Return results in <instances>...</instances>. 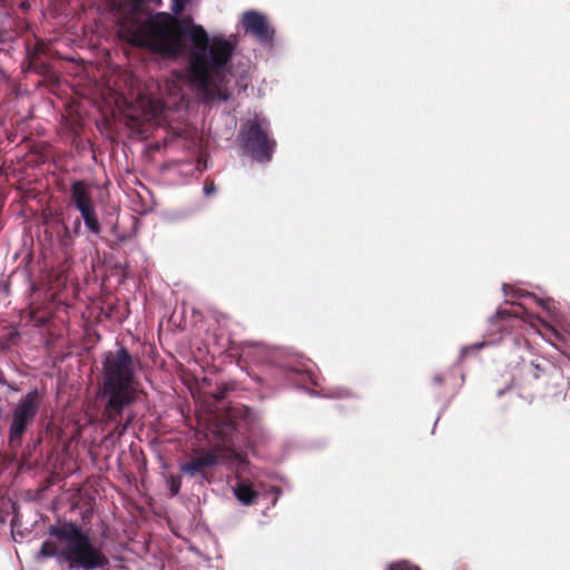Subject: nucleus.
<instances>
[{
    "label": "nucleus",
    "mask_w": 570,
    "mask_h": 570,
    "mask_svg": "<svg viewBox=\"0 0 570 570\" xmlns=\"http://www.w3.org/2000/svg\"><path fill=\"white\" fill-rule=\"evenodd\" d=\"M521 387H531L538 393L547 394L559 387L562 371L546 358H537L521 366Z\"/></svg>",
    "instance_id": "5"
},
{
    "label": "nucleus",
    "mask_w": 570,
    "mask_h": 570,
    "mask_svg": "<svg viewBox=\"0 0 570 570\" xmlns=\"http://www.w3.org/2000/svg\"><path fill=\"white\" fill-rule=\"evenodd\" d=\"M217 463L218 455L216 453L203 452L199 456L193 458L189 461L181 463L179 469L189 478H194L199 474L202 479L210 482L212 474L208 472V469L215 466Z\"/></svg>",
    "instance_id": "8"
},
{
    "label": "nucleus",
    "mask_w": 570,
    "mask_h": 570,
    "mask_svg": "<svg viewBox=\"0 0 570 570\" xmlns=\"http://www.w3.org/2000/svg\"><path fill=\"white\" fill-rule=\"evenodd\" d=\"M78 210L80 212L81 218L85 222L86 217L88 219L89 217H91L96 214L95 203H92L90 205H86L85 207L78 208Z\"/></svg>",
    "instance_id": "22"
},
{
    "label": "nucleus",
    "mask_w": 570,
    "mask_h": 570,
    "mask_svg": "<svg viewBox=\"0 0 570 570\" xmlns=\"http://www.w3.org/2000/svg\"><path fill=\"white\" fill-rule=\"evenodd\" d=\"M186 27V21H180L167 12H158L147 18L132 32L131 43L174 60L180 56L184 36L188 35L194 48L186 71H177V78L186 79L207 101H226L229 92L223 85V78L230 71L228 65L234 45L223 38L210 41L208 33L199 24H191L188 30Z\"/></svg>",
    "instance_id": "1"
},
{
    "label": "nucleus",
    "mask_w": 570,
    "mask_h": 570,
    "mask_svg": "<svg viewBox=\"0 0 570 570\" xmlns=\"http://www.w3.org/2000/svg\"><path fill=\"white\" fill-rule=\"evenodd\" d=\"M174 1H175V6L173 7V10H174V12L177 13L183 9L185 0H174Z\"/></svg>",
    "instance_id": "25"
},
{
    "label": "nucleus",
    "mask_w": 570,
    "mask_h": 570,
    "mask_svg": "<svg viewBox=\"0 0 570 570\" xmlns=\"http://www.w3.org/2000/svg\"><path fill=\"white\" fill-rule=\"evenodd\" d=\"M387 570H421L419 567L413 566L406 561L390 564Z\"/></svg>",
    "instance_id": "21"
},
{
    "label": "nucleus",
    "mask_w": 570,
    "mask_h": 570,
    "mask_svg": "<svg viewBox=\"0 0 570 570\" xmlns=\"http://www.w3.org/2000/svg\"><path fill=\"white\" fill-rule=\"evenodd\" d=\"M71 204L78 209L94 203L89 185L81 179L72 181L70 186Z\"/></svg>",
    "instance_id": "10"
},
{
    "label": "nucleus",
    "mask_w": 570,
    "mask_h": 570,
    "mask_svg": "<svg viewBox=\"0 0 570 570\" xmlns=\"http://www.w3.org/2000/svg\"><path fill=\"white\" fill-rule=\"evenodd\" d=\"M485 345H487V342H481V343H475V344L465 346L461 351V356L465 357L471 351H479L482 347H484Z\"/></svg>",
    "instance_id": "23"
},
{
    "label": "nucleus",
    "mask_w": 570,
    "mask_h": 570,
    "mask_svg": "<svg viewBox=\"0 0 570 570\" xmlns=\"http://www.w3.org/2000/svg\"><path fill=\"white\" fill-rule=\"evenodd\" d=\"M86 227L94 234L98 235L101 232V226L97 213L83 222Z\"/></svg>",
    "instance_id": "19"
},
{
    "label": "nucleus",
    "mask_w": 570,
    "mask_h": 570,
    "mask_svg": "<svg viewBox=\"0 0 570 570\" xmlns=\"http://www.w3.org/2000/svg\"><path fill=\"white\" fill-rule=\"evenodd\" d=\"M168 489L170 491L171 497H175L179 493L181 488V476L169 474L166 479Z\"/></svg>",
    "instance_id": "17"
},
{
    "label": "nucleus",
    "mask_w": 570,
    "mask_h": 570,
    "mask_svg": "<svg viewBox=\"0 0 570 570\" xmlns=\"http://www.w3.org/2000/svg\"><path fill=\"white\" fill-rule=\"evenodd\" d=\"M29 68L39 75H48L51 70V66L48 62H45L41 57L36 53H27Z\"/></svg>",
    "instance_id": "12"
},
{
    "label": "nucleus",
    "mask_w": 570,
    "mask_h": 570,
    "mask_svg": "<svg viewBox=\"0 0 570 570\" xmlns=\"http://www.w3.org/2000/svg\"><path fill=\"white\" fill-rule=\"evenodd\" d=\"M40 402L38 391H31L21 397L12 414L9 431V442L12 446L19 445L21 439L39 411Z\"/></svg>",
    "instance_id": "6"
},
{
    "label": "nucleus",
    "mask_w": 570,
    "mask_h": 570,
    "mask_svg": "<svg viewBox=\"0 0 570 570\" xmlns=\"http://www.w3.org/2000/svg\"><path fill=\"white\" fill-rule=\"evenodd\" d=\"M233 456H234L235 459H238V456H239V455H238V453L233 452Z\"/></svg>",
    "instance_id": "29"
},
{
    "label": "nucleus",
    "mask_w": 570,
    "mask_h": 570,
    "mask_svg": "<svg viewBox=\"0 0 570 570\" xmlns=\"http://www.w3.org/2000/svg\"><path fill=\"white\" fill-rule=\"evenodd\" d=\"M138 360L120 346L105 354L102 361L104 396L107 399L102 416L106 424H115L108 438H120L132 422L129 415L122 422L125 409L136 401V370Z\"/></svg>",
    "instance_id": "2"
},
{
    "label": "nucleus",
    "mask_w": 570,
    "mask_h": 570,
    "mask_svg": "<svg viewBox=\"0 0 570 570\" xmlns=\"http://www.w3.org/2000/svg\"><path fill=\"white\" fill-rule=\"evenodd\" d=\"M340 396H344V397H350L352 396V393L348 392L347 390H342L340 393H338Z\"/></svg>",
    "instance_id": "28"
},
{
    "label": "nucleus",
    "mask_w": 570,
    "mask_h": 570,
    "mask_svg": "<svg viewBox=\"0 0 570 570\" xmlns=\"http://www.w3.org/2000/svg\"><path fill=\"white\" fill-rule=\"evenodd\" d=\"M521 309L520 305H513L511 309L500 308L498 312L489 318V324L493 327L489 330L493 333H502L505 332L511 325L513 318L519 317V312Z\"/></svg>",
    "instance_id": "9"
},
{
    "label": "nucleus",
    "mask_w": 570,
    "mask_h": 570,
    "mask_svg": "<svg viewBox=\"0 0 570 570\" xmlns=\"http://www.w3.org/2000/svg\"><path fill=\"white\" fill-rule=\"evenodd\" d=\"M432 381L436 385H442L444 382V377L441 374H436L432 377Z\"/></svg>",
    "instance_id": "26"
},
{
    "label": "nucleus",
    "mask_w": 570,
    "mask_h": 570,
    "mask_svg": "<svg viewBox=\"0 0 570 570\" xmlns=\"http://www.w3.org/2000/svg\"><path fill=\"white\" fill-rule=\"evenodd\" d=\"M234 495L243 505L254 504L259 493L256 491L249 480L239 479L233 488Z\"/></svg>",
    "instance_id": "11"
},
{
    "label": "nucleus",
    "mask_w": 570,
    "mask_h": 570,
    "mask_svg": "<svg viewBox=\"0 0 570 570\" xmlns=\"http://www.w3.org/2000/svg\"><path fill=\"white\" fill-rule=\"evenodd\" d=\"M29 68L39 75H48L51 70V66L48 62H45L41 57L36 53H27Z\"/></svg>",
    "instance_id": "14"
},
{
    "label": "nucleus",
    "mask_w": 570,
    "mask_h": 570,
    "mask_svg": "<svg viewBox=\"0 0 570 570\" xmlns=\"http://www.w3.org/2000/svg\"><path fill=\"white\" fill-rule=\"evenodd\" d=\"M204 190H205V193H206L207 195H209V194L214 193V191H215V185H214V183H210V185H206V186L204 187Z\"/></svg>",
    "instance_id": "27"
},
{
    "label": "nucleus",
    "mask_w": 570,
    "mask_h": 570,
    "mask_svg": "<svg viewBox=\"0 0 570 570\" xmlns=\"http://www.w3.org/2000/svg\"><path fill=\"white\" fill-rule=\"evenodd\" d=\"M29 68L39 75H48L51 70V66L48 62H45L41 57L36 53H27Z\"/></svg>",
    "instance_id": "13"
},
{
    "label": "nucleus",
    "mask_w": 570,
    "mask_h": 570,
    "mask_svg": "<svg viewBox=\"0 0 570 570\" xmlns=\"http://www.w3.org/2000/svg\"><path fill=\"white\" fill-rule=\"evenodd\" d=\"M238 140L243 149L256 161L268 163L273 158L276 140L271 137L269 122L256 117L240 126Z\"/></svg>",
    "instance_id": "4"
},
{
    "label": "nucleus",
    "mask_w": 570,
    "mask_h": 570,
    "mask_svg": "<svg viewBox=\"0 0 570 570\" xmlns=\"http://www.w3.org/2000/svg\"><path fill=\"white\" fill-rule=\"evenodd\" d=\"M230 390H232V387L227 384L217 386L216 391L213 393V397L218 402L223 401L226 397L228 391H230Z\"/></svg>",
    "instance_id": "20"
},
{
    "label": "nucleus",
    "mask_w": 570,
    "mask_h": 570,
    "mask_svg": "<svg viewBox=\"0 0 570 570\" xmlns=\"http://www.w3.org/2000/svg\"><path fill=\"white\" fill-rule=\"evenodd\" d=\"M59 244L62 248H71L73 246L75 235L67 225H62L61 232L58 234Z\"/></svg>",
    "instance_id": "16"
},
{
    "label": "nucleus",
    "mask_w": 570,
    "mask_h": 570,
    "mask_svg": "<svg viewBox=\"0 0 570 570\" xmlns=\"http://www.w3.org/2000/svg\"><path fill=\"white\" fill-rule=\"evenodd\" d=\"M71 229V233L76 236L79 235L80 233V229H81V222H80V218H76L75 222H73V226Z\"/></svg>",
    "instance_id": "24"
},
{
    "label": "nucleus",
    "mask_w": 570,
    "mask_h": 570,
    "mask_svg": "<svg viewBox=\"0 0 570 570\" xmlns=\"http://www.w3.org/2000/svg\"><path fill=\"white\" fill-rule=\"evenodd\" d=\"M243 28L262 43H269L274 38V30L271 28L266 17L257 11H247L243 14Z\"/></svg>",
    "instance_id": "7"
},
{
    "label": "nucleus",
    "mask_w": 570,
    "mask_h": 570,
    "mask_svg": "<svg viewBox=\"0 0 570 570\" xmlns=\"http://www.w3.org/2000/svg\"><path fill=\"white\" fill-rule=\"evenodd\" d=\"M542 327L544 330L543 336L556 347L559 348L558 343L563 341L562 335L551 325L546 322H542Z\"/></svg>",
    "instance_id": "15"
},
{
    "label": "nucleus",
    "mask_w": 570,
    "mask_h": 570,
    "mask_svg": "<svg viewBox=\"0 0 570 570\" xmlns=\"http://www.w3.org/2000/svg\"><path fill=\"white\" fill-rule=\"evenodd\" d=\"M0 42H2V31L0 30Z\"/></svg>",
    "instance_id": "30"
},
{
    "label": "nucleus",
    "mask_w": 570,
    "mask_h": 570,
    "mask_svg": "<svg viewBox=\"0 0 570 570\" xmlns=\"http://www.w3.org/2000/svg\"><path fill=\"white\" fill-rule=\"evenodd\" d=\"M49 534L65 547L59 552L53 541H45L40 554L45 558L59 556L69 563V569L95 570L109 564V559L99 547H96L90 535L72 521H63L51 525Z\"/></svg>",
    "instance_id": "3"
},
{
    "label": "nucleus",
    "mask_w": 570,
    "mask_h": 570,
    "mask_svg": "<svg viewBox=\"0 0 570 570\" xmlns=\"http://www.w3.org/2000/svg\"><path fill=\"white\" fill-rule=\"evenodd\" d=\"M48 52L49 46L42 40H37L36 45L32 48H30L29 46L27 47V53H36V57L47 56Z\"/></svg>",
    "instance_id": "18"
}]
</instances>
